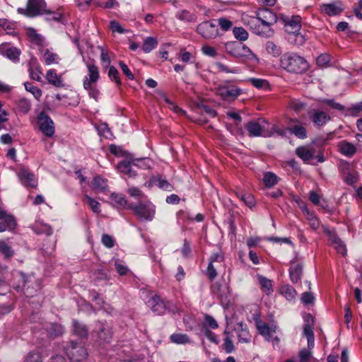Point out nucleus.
<instances>
[{"label": "nucleus", "mask_w": 362, "mask_h": 362, "mask_svg": "<svg viewBox=\"0 0 362 362\" xmlns=\"http://www.w3.org/2000/svg\"><path fill=\"white\" fill-rule=\"evenodd\" d=\"M288 107L295 112H300L305 107V104L297 99H291L288 102Z\"/></svg>", "instance_id": "nucleus-60"}, {"label": "nucleus", "mask_w": 362, "mask_h": 362, "mask_svg": "<svg viewBox=\"0 0 362 362\" xmlns=\"http://www.w3.org/2000/svg\"><path fill=\"white\" fill-rule=\"evenodd\" d=\"M139 164L134 161L122 160L117 165L118 170L125 175H127L130 177H134L136 175V168H137Z\"/></svg>", "instance_id": "nucleus-18"}, {"label": "nucleus", "mask_w": 362, "mask_h": 362, "mask_svg": "<svg viewBox=\"0 0 362 362\" xmlns=\"http://www.w3.org/2000/svg\"><path fill=\"white\" fill-rule=\"evenodd\" d=\"M279 293L285 297L288 301H293L296 299V291L290 285H284L280 287Z\"/></svg>", "instance_id": "nucleus-32"}, {"label": "nucleus", "mask_w": 362, "mask_h": 362, "mask_svg": "<svg viewBox=\"0 0 362 362\" xmlns=\"http://www.w3.org/2000/svg\"><path fill=\"white\" fill-rule=\"evenodd\" d=\"M263 180L266 187H272L277 184L278 177L273 173L268 172L264 174Z\"/></svg>", "instance_id": "nucleus-54"}, {"label": "nucleus", "mask_w": 362, "mask_h": 362, "mask_svg": "<svg viewBox=\"0 0 362 362\" xmlns=\"http://www.w3.org/2000/svg\"><path fill=\"white\" fill-rule=\"evenodd\" d=\"M258 30H259V33H255V35L264 37H272L274 33V30L272 28V26L267 25L264 23H259Z\"/></svg>", "instance_id": "nucleus-47"}, {"label": "nucleus", "mask_w": 362, "mask_h": 362, "mask_svg": "<svg viewBox=\"0 0 362 362\" xmlns=\"http://www.w3.org/2000/svg\"><path fill=\"white\" fill-rule=\"evenodd\" d=\"M18 176L21 183L27 187L31 188H36L37 186V180L33 173L26 169H21L18 172Z\"/></svg>", "instance_id": "nucleus-15"}, {"label": "nucleus", "mask_w": 362, "mask_h": 362, "mask_svg": "<svg viewBox=\"0 0 362 362\" xmlns=\"http://www.w3.org/2000/svg\"><path fill=\"white\" fill-rule=\"evenodd\" d=\"M65 352L69 358L74 362H81L85 360L88 356L85 347L74 341H71L66 346Z\"/></svg>", "instance_id": "nucleus-6"}, {"label": "nucleus", "mask_w": 362, "mask_h": 362, "mask_svg": "<svg viewBox=\"0 0 362 362\" xmlns=\"http://www.w3.org/2000/svg\"><path fill=\"white\" fill-rule=\"evenodd\" d=\"M256 16L260 23L267 25H273L277 21V16L271 9L263 8L256 12Z\"/></svg>", "instance_id": "nucleus-12"}, {"label": "nucleus", "mask_w": 362, "mask_h": 362, "mask_svg": "<svg viewBox=\"0 0 362 362\" xmlns=\"http://www.w3.org/2000/svg\"><path fill=\"white\" fill-rule=\"evenodd\" d=\"M91 187L96 192H105L108 189L107 180L100 175H96L91 182Z\"/></svg>", "instance_id": "nucleus-27"}, {"label": "nucleus", "mask_w": 362, "mask_h": 362, "mask_svg": "<svg viewBox=\"0 0 362 362\" xmlns=\"http://www.w3.org/2000/svg\"><path fill=\"white\" fill-rule=\"evenodd\" d=\"M74 332L76 335L81 338H85L88 335V329L86 325L79 323L77 321H74L73 323Z\"/></svg>", "instance_id": "nucleus-51"}, {"label": "nucleus", "mask_w": 362, "mask_h": 362, "mask_svg": "<svg viewBox=\"0 0 362 362\" xmlns=\"http://www.w3.org/2000/svg\"><path fill=\"white\" fill-rule=\"evenodd\" d=\"M0 27H1L7 33L12 34L15 31V23L5 18L0 19Z\"/></svg>", "instance_id": "nucleus-55"}, {"label": "nucleus", "mask_w": 362, "mask_h": 362, "mask_svg": "<svg viewBox=\"0 0 362 362\" xmlns=\"http://www.w3.org/2000/svg\"><path fill=\"white\" fill-rule=\"evenodd\" d=\"M127 209L132 210L136 216L144 221H152L156 213V206L149 200L139 202L136 205L131 204Z\"/></svg>", "instance_id": "nucleus-4"}, {"label": "nucleus", "mask_w": 362, "mask_h": 362, "mask_svg": "<svg viewBox=\"0 0 362 362\" xmlns=\"http://www.w3.org/2000/svg\"><path fill=\"white\" fill-rule=\"evenodd\" d=\"M319 11L324 16H337L341 15L344 11V6L341 1L337 0L331 3L321 4Z\"/></svg>", "instance_id": "nucleus-9"}, {"label": "nucleus", "mask_w": 362, "mask_h": 362, "mask_svg": "<svg viewBox=\"0 0 362 362\" xmlns=\"http://www.w3.org/2000/svg\"><path fill=\"white\" fill-rule=\"evenodd\" d=\"M108 76L112 81H114L117 86H119L122 83L120 78L119 76V72L114 66H110L108 71Z\"/></svg>", "instance_id": "nucleus-62"}, {"label": "nucleus", "mask_w": 362, "mask_h": 362, "mask_svg": "<svg viewBox=\"0 0 362 362\" xmlns=\"http://www.w3.org/2000/svg\"><path fill=\"white\" fill-rule=\"evenodd\" d=\"M28 71L31 79L42 81V68L36 57L32 56L28 62Z\"/></svg>", "instance_id": "nucleus-13"}, {"label": "nucleus", "mask_w": 362, "mask_h": 362, "mask_svg": "<svg viewBox=\"0 0 362 362\" xmlns=\"http://www.w3.org/2000/svg\"><path fill=\"white\" fill-rule=\"evenodd\" d=\"M37 124L40 130L48 137H52L55 132L52 119L45 112H41L37 116Z\"/></svg>", "instance_id": "nucleus-10"}, {"label": "nucleus", "mask_w": 362, "mask_h": 362, "mask_svg": "<svg viewBox=\"0 0 362 362\" xmlns=\"http://www.w3.org/2000/svg\"><path fill=\"white\" fill-rule=\"evenodd\" d=\"M158 45V41L156 38L152 37H146L142 46V49L144 52L148 53L151 52Z\"/></svg>", "instance_id": "nucleus-46"}, {"label": "nucleus", "mask_w": 362, "mask_h": 362, "mask_svg": "<svg viewBox=\"0 0 362 362\" xmlns=\"http://www.w3.org/2000/svg\"><path fill=\"white\" fill-rule=\"evenodd\" d=\"M45 78L47 83L57 88H63L65 86L64 79L62 75L57 74L54 69H50L47 71Z\"/></svg>", "instance_id": "nucleus-21"}, {"label": "nucleus", "mask_w": 362, "mask_h": 362, "mask_svg": "<svg viewBox=\"0 0 362 362\" xmlns=\"http://www.w3.org/2000/svg\"><path fill=\"white\" fill-rule=\"evenodd\" d=\"M216 66L218 69V70L221 72L230 74H238L240 72V69L237 67L230 68L229 66L221 62H216Z\"/></svg>", "instance_id": "nucleus-58"}, {"label": "nucleus", "mask_w": 362, "mask_h": 362, "mask_svg": "<svg viewBox=\"0 0 362 362\" xmlns=\"http://www.w3.org/2000/svg\"><path fill=\"white\" fill-rule=\"evenodd\" d=\"M265 49L267 52L274 57H279L282 53V49L280 46L273 41H267L265 43Z\"/></svg>", "instance_id": "nucleus-33"}, {"label": "nucleus", "mask_w": 362, "mask_h": 362, "mask_svg": "<svg viewBox=\"0 0 362 362\" xmlns=\"http://www.w3.org/2000/svg\"><path fill=\"white\" fill-rule=\"evenodd\" d=\"M225 337L223 339V348L225 350L226 353L230 354L234 351L235 346L232 340V336L230 334V332L227 330L224 331Z\"/></svg>", "instance_id": "nucleus-36"}, {"label": "nucleus", "mask_w": 362, "mask_h": 362, "mask_svg": "<svg viewBox=\"0 0 362 362\" xmlns=\"http://www.w3.org/2000/svg\"><path fill=\"white\" fill-rule=\"evenodd\" d=\"M18 111L23 114H27L31 109V103L27 98H21L16 102Z\"/></svg>", "instance_id": "nucleus-39"}, {"label": "nucleus", "mask_w": 362, "mask_h": 362, "mask_svg": "<svg viewBox=\"0 0 362 362\" xmlns=\"http://www.w3.org/2000/svg\"><path fill=\"white\" fill-rule=\"evenodd\" d=\"M280 66L288 72L300 74L308 69L309 64L304 57L296 53L286 52L281 57Z\"/></svg>", "instance_id": "nucleus-1"}, {"label": "nucleus", "mask_w": 362, "mask_h": 362, "mask_svg": "<svg viewBox=\"0 0 362 362\" xmlns=\"http://www.w3.org/2000/svg\"><path fill=\"white\" fill-rule=\"evenodd\" d=\"M259 23L257 17H251L247 21H245V24L247 25L255 34V33H259L258 30Z\"/></svg>", "instance_id": "nucleus-59"}, {"label": "nucleus", "mask_w": 362, "mask_h": 362, "mask_svg": "<svg viewBox=\"0 0 362 362\" xmlns=\"http://www.w3.org/2000/svg\"><path fill=\"white\" fill-rule=\"evenodd\" d=\"M211 293L216 297L223 305H227L229 303L230 289L226 284L216 282L211 286Z\"/></svg>", "instance_id": "nucleus-8"}, {"label": "nucleus", "mask_w": 362, "mask_h": 362, "mask_svg": "<svg viewBox=\"0 0 362 362\" xmlns=\"http://www.w3.org/2000/svg\"><path fill=\"white\" fill-rule=\"evenodd\" d=\"M235 331L240 342L249 343L251 341L252 336L250 335L246 325L243 322L237 323L235 327Z\"/></svg>", "instance_id": "nucleus-24"}, {"label": "nucleus", "mask_w": 362, "mask_h": 362, "mask_svg": "<svg viewBox=\"0 0 362 362\" xmlns=\"http://www.w3.org/2000/svg\"><path fill=\"white\" fill-rule=\"evenodd\" d=\"M148 303L152 311L157 315L164 314L167 308L165 303L157 295L153 296Z\"/></svg>", "instance_id": "nucleus-19"}, {"label": "nucleus", "mask_w": 362, "mask_h": 362, "mask_svg": "<svg viewBox=\"0 0 362 362\" xmlns=\"http://www.w3.org/2000/svg\"><path fill=\"white\" fill-rule=\"evenodd\" d=\"M288 41L293 45L301 46L305 43V37L298 32L291 33H288Z\"/></svg>", "instance_id": "nucleus-41"}, {"label": "nucleus", "mask_w": 362, "mask_h": 362, "mask_svg": "<svg viewBox=\"0 0 362 362\" xmlns=\"http://www.w3.org/2000/svg\"><path fill=\"white\" fill-rule=\"evenodd\" d=\"M303 274V264L298 259H294L291 262L289 274L293 283H297L300 280Z\"/></svg>", "instance_id": "nucleus-23"}, {"label": "nucleus", "mask_w": 362, "mask_h": 362, "mask_svg": "<svg viewBox=\"0 0 362 362\" xmlns=\"http://www.w3.org/2000/svg\"><path fill=\"white\" fill-rule=\"evenodd\" d=\"M42 60L46 65L49 66L53 64H58L60 58L57 54L50 51L49 49H46L42 54Z\"/></svg>", "instance_id": "nucleus-30"}, {"label": "nucleus", "mask_w": 362, "mask_h": 362, "mask_svg": "<svg viewBox=\"0 0 362 362\" xmlns=\"http://www.w3.org/2000/svg\"><path fill=\"white\" fill-rule=\"evenodd\" d=\"M331 57L328 54H322L316 59V63L318 66L325 68L329 66Z\"/></svg>", "instance_id": "nucleus-57"}, {"label": "nucleus", "mask_w": 362, "mask_h": 362, "mask_svg": "<svg viewBox=\"0 0 362 362\" xmlns=\"http://www.w3.org/2000/svg\"><path fill=\"white\" fill-rule=\"evenodd\" d=\"M204 327H209L210 329H216L218 327V322L211 315L206 314L204 315Z\"/></svg>", "instance_id": "nucleus-63"}, {"label": "nucleus", "mask_w": 362, "mask_h": 362, "mask_svg": "<svg viewBox=\"0 0 362 362\" xmlns=\"http://www.w3.org/2000/svg\"><path fill=\"white\" fill-rule=\"evenodd\" d=\"M0 52L4 56L14 62H18L19 61V57L21 54V52L18 48L6 44L1 45Z\"/></svg>", "instance_id": "nucleus-20"}, {"label": "nucleus", "mask_w": 362, "mask_h": 362, "mask_svg": "<svg viewBox=\"0 0 362 362\" xmlns=\"http://www.w3.org/2000/svg\"><path fill=\"white\" fill-rule=\"evenodd\" d=\"M259 283L261 286L262 290L267 295H269L273 291L272 281L269 279L263 276H259Z\"/></svg>", "instance_id": "nucleus-52"}, {"label": "nucleus", "mask_w": 362, "mask_h": 362, "mask_svg": "<svg viewBox=\"0 0 362 362\" xmlns=\"http://www.w3.org/2000/svg\"><path fill=\"white\" fill-rule=\"evenodd\" d=\"M170 341L177 344H185L190 342L189 337L185 334L175 333L170 337Z\"/></svg>", "instance_id": "nucleus-50"}, {"label": "nucleus", "mask_w": 362, "mask_h": 362, "mask_svg": "<svg viewBox=\"0 0 362 362\" xmlns=\"http://www.w3.org/2000/svg\"><path fill=\"white\" fill-rule=\"evenodd\" d=\"M254 319L259 333L267 341H269L271 339V334L276 332V327L269 326L268 324L262 320L259 316H256Z\"/></svg>", "instance_id": "nucleus-14"}, {"label": "nucleus", "mask_w": 362, "mask_h": 362, "mask_svg": "<svg viewBox=\"0 0 362 362\" xmlns=\"http://www.w3.org/2000/svg\"><path fill=\"white\" fill-rule=\"evenodd\" d=\"M245 129L248 132V135L252 137L264 136L269 137L276 132L279 135H283L282 131L279 130L274 124L271 128L269 127L268 122L259 118L256 121H251L245 124Z\"/></svg>", "instance_id": "nucleus-2"}, {"label": "nucleus", "mask_w": 362, "mask_h": 362, "mask_svg": "<svg viewBox=\"0 0 362 362\" xmlns=\"http://www.w3.org/2000/svg\"><path fill=\"white\" fill-rule=\"evenodd\" d=\"M301 18L299 16H293L285 25L288 33L298 32L301 28Z\"/></svg>", "instance_id": "nucleus-29"}, {"label": "nucleus", "mask_w": 362, "mask_h": 362, "mask_svg": "<svg viewBox=\"0 0 362 362\" xmlns=\"http://www.w3.org/2000/svg\"><path fill=\"white\" fill-rule=\"evenodd\" d=\"M88 76L83 78V85L96 84L100 78L98 67L94 63H87Z\"/></svg>", "instance_id": "nucleus-16"}, {"label": "nucleus", "mask_w": 362, "mask_h": 362, "mask_svg": "<svg viewBox=\"0 0 362 362\" xmlns=\"http://www.w3.org/2000/svg\"><path fill=\"white\" fill-rule=\"evenodd\" d=\"M225 50L226 53L237 59L244 58L250 60L257 59V56L247 46L236 41L226 42Z\"/></svg>", "instance_id": "nucleus-3"}, {"label": "nucleus", "mask_w": 362, "mask_h": 362, "mask_svg": "<svg viewBox=\"0 0 362 362\" xmlns=\"http://www.w3.org/2000/svg\"><path fill=\"white\" fill-rule=\"evenodd\" d=\"M342 177L344 182L349 185H354L358 180V173L355 171H350L349 169L343 171Z\"/></svg>", "instance_id": "nucleus-35"}, {"label": "nucleus", "mask_w": 362, "mask_h": 362, "mask_svg": "<svg viewBox=\"0 0 362 362\" xmlns=\"http://www.w3.org/2000/svg\"><path fill=\"white\" fill-rule=\"evenodd\" d=\"M47 5L44 0H28L26 8L23 13L28 17H35L51 13L46 9Z\"/></svg>", "instance_id": "nucleus-7"}, {"label": "nucleus", "mask_w": 362, "mask_h": 362, "mask_svg": "<svg viewBox=\"0 0 362 362\" xmlns=\"http://www.w3.org/2000/svg\"><path fill=\"white\" fill-rule=\"evenodd\" d=\"M311 350L308 347L301 349L298 354L299 362H316Z\"/></svg>", "instance_id": "nucleus-38"}, {"label": "nucleus", "mask_w": 362, "mask_h": 362, "mask_svg": "<svg viewBox=\"0 0 362 362\" xmlns=\"http://www.w3.org/2000/svg\"><path fill=\"white\" fill-rule=\"evenodd\" d=\"M235 194L248 207L252 208L255 205V198L251 194L236 192Z\"/></svg>", "instance_id": "nucleus-40"}, {"label": "nucleus", "mask_w": 362, "mask_h": 362, "mask_svg": "<svg viewBox=\"0 0 362 362\" xmlns=\"http://www.w3.org/2000/svg\"><path fill=\"white\" fill-rule=\"evenodd\" d=\"M216 91V94L226 101H233L242 93L241 88L230 83L229 81H225L218 86Z\"/></svg>", "instance_id": "nucleus-5"}, {"label": "nucleus", "mask_w": 362, "mask_h": 362, "mask_svg": "<svg viewBox=\"0 0 362 362\" xmlns=\"http://www.w3.org/2000/svg\"><path fill=\"white\" fill-rule=\"evenodd\" d=\"M0 252L4 255L5 259H10L14 255L11 247L4 240H0Z\"/></svg>", "instance_id": "nucleus-53"}, {"label": "nucleus", "mask_w": 362, "mask_h": 362, "mask_svg": "<svg viewBox=\"0 0 362 362\" xmlns=\"http://www.w3.org/2000/svg\"><path fill=\"white\" fill-rule=\"evenodd\" d=\"M98 337L101 341L108 343L112 339V332L109 328L102 325L99 329Z\"/></svg>", "instance_id": "nucleus-44"}, {"label": "nucleus", "mask_w": 362, "mask_h": 362, "mask_svg": "<svg viewBox=\"0 0 362 362\" xmlns=\"http://www.w3.org/2000/svg\"><path fill=\"white\" fill-rule=\"evenodd\" d=\"M83 202L87 203L94 213L99 214L101 211L100 203L88 194L83 195Z\"/></svg>", "instance_id": "nucleus-43"}, {"label": "nucleus", "mask_w": 362, "mask_h": 362, "mask_svg": "<svg viewBox=\"0 0 362 362\" xmlns=\"http://www.w3.org/2000/svg\"><path fill=\"white\" fill-rule=\"evenodd\" d=\"M314 149L308 146H300L296 149V154L305 163L314 158Z\"/></svg>", "instance_id": "nucleus-25"}, {"label": "nucleus", "mask_w": 362, "mask_h": 362, "mask_svg": "<svg viewBox=\"0 0 362 362\" xmlns=\"http://www.w3.org/2000/svg\"><path fill=\"white\" fill-rule=\"evenodd\" d=\"M308 114L313 122L317 126H322L331 119L330 116L324 111L313 110Z\"/></svg>", "instance_id": "nucleus-22"}, {"label": "nucleus", "mask_w": 362, "mask_h": 362, "mask_svg": "<svg viewBox=\"0 0 362 362\" xmlns=\"http://www.w3.org/2000/svg\"><path fill=\"white\" fill-rule=\"evenodd\" d=\"M83 88L86 90H88V94L91 98L97 100V98L99 95V90L97 88L96 84H88V86H87V85H86V86H83Z\"/></svg>", "instance_id": "nucleus-64"}, {"label": "nucleus", "mask_w": 362, "mask_h": 362, "mask_svg": "<svg viewBox=\"0 0 362 362\" xmlns=\"http://www.w3.org/2000/svg\"><path fill=\"white\" fill-rule=\"evenodd\" d=\"M26 35L31 43L38 46L42 47L44 45L43 37L37 33V30L33 28H28L26 30Z\"/></svg>", "instance_id": "nucleus-28"}, {"label": "nucleus", "mask_w": 362, "mask_h": 362, "mask_svg": "<svg viewBox=\"0 0 362 362\" xmlns=\"http://www.w3.org/2000/svg\"><path fill=\"white\" fill-rule=\"evenodd\" d=\"M314 325H304L303 334L308 339V346L310 349H313L315 344V337L313 333Z\"/></svg>", "instance_id": "nucleus-34"}, {"label": "nucleus", "mask_w": 362, "mask_h": 362, "mask_svg": "<svg viewBox=\"0 0 362 362\" xmlns=\"http://www.w3.org/2000/svg\"><path fill=\"white\" fill-rule=\"evenodd\" d=\"M339 152L347 157H352L356 153L354 144L347 141H341L338 144Z\"/></svg>", "instance_id": "nucleus-26"}, {"label": "nucleus", "mask_w": 362, "mask_h": 362, "mask_svg": "<svg viewBox=\"0 0 362 362\" xmlns=\"http://www.w3.org/2000/svg\"><path fill=\"white\" fill-rule=\"evenodd\" d=\"M0 220L6 225L9 230H13L16 226V221L13 216L8 214L3 209L0 210Z\"/></svg>", "instance_id": "nucleus-31"}, {"label": "nucleus", "mask_w": 362, "mask_h": 362, "mask_svg": "<svg viewBox=\"0 0 362 362\" xmlns=\"http://www.w3.org/2000/svg\"><path fill=\"white\" fill-rule=\"evenodd\" d=\"M233 33L235 38L240 42L246 41L249 37V33L243 27H234Z\"/></svg>", "instance_id": "nucleus-42"}, {"label": "nucleus", "mask_w": 362, "mask_h": 362, "mask_svg": "<svg viewBox=\"0 0 362 362\" xmlns=\"http://www.w3.org/2000/svg\"><path fill=\"white\" fill-rule=\"evenodd\" d=\"M180 60L185 63L193 62L194 59V57L189 52H187L185 49H181L178 54Z\"/></svg>", "instance_id": "nucleus-61"}, {"label": "nucleus", "mask_w": 362, "mask_h": 362, "mask_svg": "<svg viewBox=\"0 0 362 362\" xmlns=\"http://www.w3.org/2000/svg\"><path fill=\"white\" fill-rule=\"evenodd\" d=\"M176 17L180 21L187 22H195L197 21V16L187 10L178 11L176 14Z\"/></svg>", "instance_id": "nucleus-45"}, {"label": "nucleus", "mask_w": 362, "mask_h": 362, "mask_svg": "<svg viewBox=\"0 0 362 362\" xmlns=\"http://www.w3.org/2000/svg\"><path fill=\"white\" fill-rule=\"evenodd\" d=\"M197 31L206 40L215 39L219 35L217 25L209 21L200 23L197 28Z\"/></svg>", "instance_id": "nucleus-11"}, {"label": "nucleus", "mask_w": 362, "mask_h": 362, "mask_svg": "<svg viewBox=\"0 0 362 362\" xmlns=\"http://www.w3.org/2000/svg\"><path fill=\"white\" fill-rule=\"evenodd\" d=\"M254 87L258 89H269V82L262 78H250L247 80Z\"/></svg>", "instance_id": "nucleus-49"}, {"label": "nucleus", "mask_w": 362, "mask_h": 362, "mask_svg": "<svg viewBox=\"0 0 362 362\" xmlns=\"http://www.w3.org/2000/svg\"><path fill=\"white\" fill-rule=\"evenodd\" d=\"M288 130L299 139H304L307 138L305 127L297 119H291L289 120Z\"/></svg>", "instance_id": "nucleus-17"}, {"label": "nucleus", "mask_w": 362, "mask_h": 362, "mask_svg": "<svg viewBox=\"0 0 362 362\" xmlns=\"http://www.w3.org/2000/svg\"><path fill=\"white\" fill-rule=\"evenodd\" d=\"M218 23L221 29L225 32L230 30L233 25V22L226 17L218 18Z\"/></svg>", "instance_id": "nucleus-56"}, {"label": "nucleus", "mask_w": 362, "mask_h": 362, "mask_svg": "<svg viewBox=\"0 0 362 362\" xmlns=\"http://www.w3.org/2000/svg\"><path fill=\"white\" fill-rule=\"evenodd\" d=\"M24 86L26 91L30 93L37 100L40 101L42 95V91L40 88L30 82L24 83Z\"/></svg>", "instance_id": "nucleus-37"}, {"label": "nucleus", "mask_w": 362, "mask_h": 362, "mask_svg": "<svg viewBox=\"0 0 362 362\" xmlns=\"http://www.w3.org/2000/svg\"><path fill=\"white\" fill-rule=\"evenodd\" d=\"M33 230L37 235L45 234L46 235H50L52 233V228L44 223H36L33 226Z\"/></svg>", "instance_id": "nucleus-48"}]
</instances>
